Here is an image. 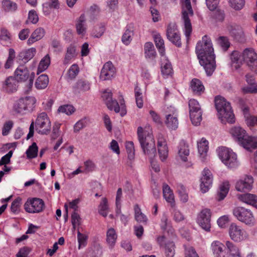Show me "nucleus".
<instances>
[{
  "label": "nucleus",
  "instance_id": "obj_1",
  "mask_svg": "<svg viewBox=\"0 0 257 257\" xmlns=\"http://www.w3.org/2000/svg\"><path fill=\"white\" fill-rule=\"evenodd\" d=\"M196 52L206 75L211 76L216 68L215 56L211 41L207 36H203L202 41L197 43Z\"/></svg>",
  "mask_w": 257,
  "mask_h": 257
},
{
  "label": "nucleus",
  "instance_id": "obj_2",
  "mask_svg": "<svg viewBox=\"0 0 257 257\" xmlns=\"http://www.w3.org/2000/svg\"><path fill=\"white\" fill-rule=\"evenodd\" d=\"M215 105L218 113V117L222 123H233L235 122L234 115L230 103L224 98L217 96L215 98Z\"/></svg>",
  "mask_w": 257,
  "mask_h": 257
},
{
  "label": "nucleus",
  "instance_id": "obj_3",
  "mask_svg": "<svg viewBox=\"0 0 257 257\" xmlns=\"http://www.w3.org/2000/svg\"><path fill=\"white\" fill-rule=\"evenodd\" d=\"M138 139L145 154L148 155L151 159L156 155L155 141L151 135L148 134L144 137L143 128L141 126L138 128Z\"/></svg>",
  "mask_w": 257,
  "mask_h": 257
},
{
  "label": "nucleus",
  "instance_id": "obj_4",
  "mask_svg": "<svg viewBox=\"0 0 257 257\" xmlns=\"http://www.w3.org/2000/svg\"><path fill=\"white\" fill-rule=\"evenodd\" d=\"M230 133L240 146L248 151L250 150L251 148H254L256 145L253 138L248 136L246 131L240 126L232 127Z\"/></svg>",
  "mask_w": 257,
  "mask_h": 257
},
{
  "label": "nucleus",
  "instance_id": "obj_5",
  "mask_svg": "<svg viewBox=\"0 0 257 257\" xmlns=\"http://www.w3.org/2000/svg\"><path fill=\"white\" fill-rule=\"evenodd\" d=\"M193 15L190 1L184 0L182 3V18L183 20L185 28V35L187 38H189L192 32V25L189 16Z\"/></svg>",
  "mask_w": 257,
  "mask_h": 257
},
{
  "label": "nucleus",
  "instance_id": "obj_6",
  "mask_svg": "<svg viewBox=\"0 0 257 257\" xmlns=\"http://www.w3.org/2000/svg\"><path fill=\"white\" fill-rule=\"evenodd\" d=\"M219 158L229 168H235L238 166L236 155L229 149L221 147L217 150Z\"/></svg>",
  "mask_w": 257,
  "mask_h": 257
},
{
  "label": "nucleus",
  "instance_id": "obj_7",
  "mask_svg": "<svg viewBox=\"0 0 257 257\" xmlns=\"http://www.w3.org/2000/svg\"><path fill=\"white\" fill-rule=\"evenodd\" d=\"M35 102L36 100L33 97L21 98L15 103L13 109L17 113L24 114L33 110Z\"/></svg>",
  "mask_w": 257,
  "mask_h": 257
},
{
  "label": "nucleus",
  "instance_id": "obj_8",
  "mask_svg": "<svg viewBox=\"0 0 257 257\" xmlns=\"http://www.w3.org/2000/svg\"><path fill=\"white\" fill-rule=\"evenodd\" d=\"M234 216L240 221L246 225L252 226L255 224V219L251 211L242 207H235L233 210Z\"/></svg>",
  "mask_w": 257,
  "mask_h": 257
},
{
  "label": "nucleus",
  "instance_id": "obj_9",
  "mask_svg": "<svg viewBox=\"0 0 257 257\" xmlns=\"http://www.w3.org/2000/svg\"><path fill=\"white\" fill-rule=\"evenodd\" d=\"M36 130L41 135H47L51 131V122L46 113L43 112L38 116L36 121Z\"/></svg>",
  "mask_w": 257,
  "mask_h": 257
},
{
  "label": "nucleus",
  "instance_id": "obj_10",
  "mask_svg": "<svg viewBox=\"0 0 257 257\" xmlns=\"http://www.w3.org/2000/svg\"><path fill=\"white\" fill-rule=\"evenodd\" d=\"M15 78L18 81H25L29 78L28 87L31 88L33 85V81L35 76L34 72L30 75L29 71L27 67L24 65L19 66L15 72Z\"/></svg>",
  "mask_w": 257,
  "mask_h": 257
},
{
  "label": "nucleus",
  "instance_id": "obj_11",
  "mask_svg": "<svg viewBox=\"0 0 257 257\" xmlns=\"http://www.w3.org/2000/svg\"><path fill=\"white\" fill-rule=\"evenodd\" d=\"M229 236L232 240L236 242H240L248 238L246 231L241 226L232 223L229 228Z\"/></svg>",
  "mask_w": 257,
  "mask_h": 257
},
{
  "label": "nucleus",
  "instance_id": "obj_12",
  "mask_svg": "<svg viewBox=\"0 0 257 257\" xmlns=\"http://www.w3.org/2000/svg\"><path fill=\"white\" fill-rule=\"evenodd\" d=\"M45 203L42 199L33 198L27 200L24 204V209L28 213H36L42 212Z\"/></svg>",
  "mask_w": 257,
  "mask_h": 257
},
{
  "label": "nucleus",
  "instance_id": "obj_13",
  "mask_svg": "<svg viewBox=\"0 0 257 257\" xmlns=\"http://www.w3.org/2000/svg\"><path fill=\"white\" fill-rule=\"evenodd\" d=\"M244 61L250 69L257 73V55L252 49H246L242 53Z\"/></svg>",
  "mask_w": 257,
  "mask_h": 257
},
{
  "label": "nucleus",
  "instance_id": "obj_14",
  "mask_svg": "<svg viewBox=\"0 0 257 257\" xmlns=\"http://www.w3.org/2000/svg\"><path fill=\"white\" fill-rule=\"evenodd\" d=\"M166 35L167 39L173 44L178 47H181L180 34L177 30V26L176 24L170 23L168 25Z\"/></svg>",
  "mask_w": 257,
  "mask_h": 257
},
{
  "label": "nucleus",
  "instance_id": "obj_15",
  "mask_svg": "<svg viewBox=\"0 0 257 257\" xmlns=\"http://www.w3.org/2000/svg\"><path fill=\"white\" fill-rule=\"evenodd\" d=\"M211 211L207 208L204 209L200 212L197 218V222L201 228L208 231L211 227Z\"/></svg>",
  "mask_w": 257,
  "mask_h": 257
},
{
  "label": "nucleus",
  "instance_id": "obj_16",
  "mask_svg": "<svg viewBox=\"0 0 257 257\" xmlns=\"http://www.w3.org/2000/svg\"><path fill=\"white\" fill-rule=\"evenodd\" d=\"M202 174V176L200 179V190L204 193L212 186L213 178L210 171L208 169H204Z\"/></svg>",
  "mask_w": 257,
  "mask_h": 257
},
{
  "label": "nucleus",
  "instance_id": "obj_17",
  "mask_svg": "<svg viewBox=\"0 0 257 257\" xmlns=\"http://www.w3.org/2000/svg\"><path fill=\"white\" fill-rule=\"evenodd\" d=\"M102 97L109 110H114L116 113L119 112L120 107L119 104L115 99H112V93L110 91H104Z\"/></svg>",
  "mask_w": 257,
  "mask_h": 257
},
{
  "label": "nucleus",
  "instance_id": "obj_18",
  "mask_svg": "<svg viewBox=\"0 0 257 257\" xmlns=\"http://www.w3.org/2000/svg\"><path fill=\"white\" fill-rule=\"evenodd\" d=\"M18 83L15 77H8L2 83V90L8 93H14L17 90Z\"/></svg>",
  "mask_w": 257,
  "mask_h": 257
},
{
  "label": "nucleus",
  "instance_id": "obj_19",
  "mask_svg": "<svg viewBox=\"0 0 257 257\" xmlns=\"http://www.w3.org/2000/svg\"><path fill=\"white\" fill-rule=\"evenodd\" d=\"M253 179L251 176H246L243 179H240L236 183L235 188L238 191L246 192L250 191L252 186Z\"/></svg>",
  "mask_w": 257,
  "mask_h": 257
},
{
  "label": "nucleus",
  "instance_id": "obj_20",
  "mask_svg": "<svg viewBox=\"0 0 257 257\" xmlns=\"http://www.w3.org/2000/svg\"><path fill=\"white\" fill-rule=\"evenodd\" d=\"M224 245L221 242L215 240L211 244V250L215 257H229L228 253H226Z\"/></svg>",
  "mask_w": 257,
  "mask_h": 257
},
{
  "label": "nucleus",
  "instance_id": "obj_21",
  "mask_svg": "<svg viewBox=\"0 0 257 257\" xmlns=\"http://www.w3.org/2000/svg\"><path fill=\"white\" fill-rule=\"evenodd\" d=\"M115 74V68L111 62L104 64L101 71L100 78L102 80L111 79Z\"/></svg>",
  "mask_w": 257,
  "mask_h": 257
},
{
  "label": "nucleus",
  "instance_id": "obj_22",
  "mask_svg": "<svg viewBox=\"0 0 257 257\" xmlns=\"http://www.w3.org/2000/svg\"><path fill=\"white\" fill-rule=\"evenodd\" d=\"M228 30L230 35L236 41L241 43L245 41L244 34L241 27L238 26H230Z\"/></svg>",
  "mask_w": 257,
  "mask_h": 257
},
{
  "label": "nucleus",
  "instance_id": "obj_23",
  "mask_svg": "<svg viewBox=\"0 0 257 257\" xmlns=\"http://www.w3.org/2000/svg\"><path fill=\"white\" fill-rule=\"evenodd\" d=\"M161 228L164 231H166L171 236L174 235V229L171 225V221L169 220L167 215L164 213L161 219Z\"/></svg>",
  "mask_w": 257,
  "mask_h": 257
},
{
  "label": "nucleus",
  "instance_id": "obj_24",
  "mask_svg": "<svg viewBox=\"0 0 257 257\" xmlns=\"http://www.w3.org/2000/svg\"><path fill=\"white\" fill-rule=\"evenodd\" d=\"M36 53V49L35 48H31L25 51L21 52L18 55V59L23 63H26L32 59Z\"/></svg>",
  "mask_w": 257,
  "mask_h": 257
},
{
  "label": "nucleus",
  "instance_id": "obj_25",
  "mask_svg": "<svg viewBox=\"0 0 257 257\" xmlns=\"http://www.w3.org/2000/svg\"><path fill=\"white\" fill-rule=\"evenodd\" d=\"M158 150L161 160H165L167 157L168 151L166 142L163 138L158 139Z\"/></svg>",
  "mask_w": 257,
  "mask_h": 257
},
{
  "label": "nucleus",
  "instance_id": "obj_26",
  "mask_svg": "<svg viewBox=\"0 0 257 257\" xmlns=\"http://www.w3.org/2000/svg\"><path fill=\"white\" fill-rule=\"evenodd\" d=\"M239 200L246 204L251 205L257 208V196L254 194L246 193L237 195Z\"/></svg>",
  "mask_w": 257,
  "mask_h": 257
},
{
  "label": "nucleus",
  "instance_id": "obj_27",
  "mask_svg": "<svg viewBox=\"0 0 257 257\" xmlns=\"http://www.w3.org/2000/svg\"><path fill=\"white\" fill-rule=\"evenodd\" d=\"M190 87L193 93L197 95H200L205 89L202 82L197 78H194L191 80Z\"/></svg>",
  "mask_w": 257,
  "mask_h": 257
},
{
  "label": "nucleus",
  "instance_id": "obj_28",
  "mask_svg": "<svg viewBox=\"0 0 257 257\" xmlns=\"http://www.w3.org/2000/svg\"><path fill=\"white\" fill-rule=\"evenodd\" d=\"M225 247L229 256L231 257H242L238 247L233 242L230 241H225Z\"/></svg>",
  "mask_w": 257,
  "mask_h": 257
},
{
  "label": "nucleus",
  "instance_id": "obj_29",
  "mask_svg": "<svg viewBox=\"0 0 257 257\" xmlns=\"http://www.w3.org/2000/svg\"><path fill=\"white\" fill-rule=\"evenodd\" d=\"M134 35V24L132 23L127 25L126 30L123 34L121 41L125 45H128L132 40V37Z\"/></svg>",
  "mask_w": 257,
  "mask_h": 257
},
{
  "label": "nucleus",
  "instance_id": "obj_30",
  "mask_svg": "<svg viewBox=\"0 0 257 257\" xmlns=\"http://www.w3.org/2000/svg\"><path fill=\"white\" fill-rule=\"evenodd\" d=\"M85 21V15L82 14L79 17L76 23V31L78 35L84 36L86 33V27Z\"/></svg>",
  "mask_w": 257,
  "mask_h": 257
},
{
  "label": "nucleus",
  "instance_id": "obj_31",
  "mask_svg": "<svg viewBox=\"0 0 257 257\" xmlns=\"http://www.w3.org/2000/svg\"><path fill=\"white\" fill-rule=\"evenodd\" d=\"M163 196L167 202L170 203L172 207L174 206V196L170 187L166 184L163 186Z\"/></svg>",
  "mask_w": 257,
  "mask_h": 257
},
{
  "label": "nucleus",
  "instance_id": "obj_32",
  "mask_svg": "<svg viewBox=\"0 0 257 257\" xmlns=\"http://www.w3.org/2000/svg\"><path fill=\"white\" fill-rule=\"evenodd\" d=\"M45 31L44 29L39 28L36 29L31 34L30 37L28 40V45H31L34 42L40 40L44 36Z\"/></svg>",
  "mask_w": 257,
  "mask_h": 257
},
{
  "label": "nucleus",
  "instance_id": "obj_33",
  "mask_svg": "<svg viewBox=\"0 0 257 257\" xmlns=\"http://www.w3.org/2000/svg\"><path fill=\"white\" fill-rule=\"evenodd\" d=\"M229 189V182L225 181L223 182L219 187V190L217 194L216 199L218 201H221L224 199L227 195Z\"/></svg>",
  "mask_w": 257,
  "mask_h": 257
},
{
  "label": "nucleus",
  "instance_id": "obj_34",
  "mask_svg": "<svg viewBox=\"0 0 257 257\" xmlns=\"http://www.w3.org/2000/svg\"><path fill=\"white\" fill-rule=\"evenodd\" d=\"M144 52L147 58L153 59L156 57V52L152 42H147L144 45Z\"/></svg>",
  "mask_w": 257,
  "mask_h": 257
},
{
  "label": "nucleus",
  "instance_id": "obj_35",
  "mask_svg": "<svg viewBox=\"0 0 257 257\" xmlns=\"http://www.w3.org/2000/svg\"><path fill=\"white\" fill-rule=\"evenodd\" d=\"M178 153L182 160L184 162L187 161V157L189 155V150L188 145L184 141L180 142Z\"/></svg>",
  "mask_w": 257,
  "mask_h": 257
},
{
  "label": "nucleus",
  "instance_id": "obj_36",
  "mask_svg": "<svg viewBox=\"0 0 257 257\" xmlns=\"http://www.w3.org/2000/svg\"><path fill=\"white\" fill-rule=\"evenodd\" d=\"M2 7L6 12H15L18 9L17 4L11 0H3L2 2Z\"/></svg>",
  "mask_w": 257,
  "mask_h": 257
},
{
  "label": "nucleus",
  "instance_id": "obj_37",
  "mask_svg": "<svg viewBox=\"0 0 257 257\" xmlns=\"http://www.w3.org/2000/svg\"><path fill=\"white\" fill-rule=\"evenodd\" d=\"M49 78L47 75L42 74L38 77L35 82V86L38 89H45L48 85Z\"/></svg>",
  "mask_w": 257,
  "mask_h": 257
},
{
  "label": "nucleus",
  "instance_id": "obj_38",
  "mask_svg": "<svg viewBox=\"0 0 257 257\" xmlns=\"http://www.w3.org/2000/svg\"><path fill=\"white\" fill-rule=\"evenodd\" d=\"M117 235L113 228H109L106 232V242L111 247H113L116 242Z\"/></svg>",
  "mask_w": 257,
  "mask_h": 257
},
{
  "label": "nucleus",
  "instance_id": "obj_39",
  "mask_svg": "<svg viewBox=\"0 0 257 257\" xmlns=\"http://www.w3.org/2000/svg\"><path fill=\"white\" fill-rule=\"evenodd\" d=\"M208 141L204 138H202L197 144L198 153L203 159H204L206 156L208 149Z\"/></svg>",
  "mask_w": 257,
  "mask_h": 257
},
{
  "label": "nucleus",
  "instance_id": "obj_40",
  "mask_svg": "<svg viewBox=\"0 0 257 257\" xmlns=\"http://www.w3.org/2000/svg\"><path fill=\"white\" fill-rule=\"evenodd\" d=\"M0 40L1 44L3 46H9L11 44V35L7 29H2L0 34Z\"/></svg>",
  "mask_w": 257,
  "mask_h": 257
},
{
  "label": "nucleus",
  "instance_id": "obj_41",
  "mask_svg": "<svg viewBox=\"0 0 257 257\" xmlns=\"http://www.w3.org/2000/svg\"><path fill=\"white\" fill-rule=\"evenodd\" d=\"M156 46L159 50L161 55L164 56L165 53L164 42L160 34H156L154 37Z\"/></svg>",
  "mask_w": 257,
  "mask_h": 257
},
{
  "label": "nucleus",
  "instance_id": "obj_42",
  "mask_svg": "<svg viewBox=\"0 0 257 257\" xmlns=\"http://www.w3.org/2000/svg\"><path fill=\"white\" fill-rule=\"evenodd\" d=\"M77 55L76 47L70 45L67 49L66 53L65 56L64 63L68 64L70 60L76 57Z\"/></svg>",
  "mask_w": 257,
  "mask_h": 257
},
{
  "label": "nucleus",
  "instance_id": "obj_43",
  "mask_svg": "<svg viewBox=\"0 0 257 257\" xmlns=\"http://www.w3.org/2000/svg\"><path fill=\"white\" fill-rule=\"evenodd\" d=\"M50 57L48 54H47L40 62L37 72V74H39V73L46 70L50 65Z\"/></svg>",
  "mask_w": 257,
  "mask_h": 257
},
{
  "label": "nucleus",
  "instance_id": "obj_44",
  "mask_svg": "<svg viewBox=\"0 0 257 257\" xmlns=\"http://www.w3.org/2000/svg\"><path fill=\"white\" fill-rule=\"evenodd\" d=\"M38 147L36 143L34 142L32 145L29 146L26 152L28 159H31L35 158L38 156Z\"/></svg>",
  "mask_w": 257,
  "mask_h": 257
},
{
  "label": "nucleus",
  "instance_id": "obj_45",
  "mask_svg": "<svg viewBox=\"0 0 257 257\" xmlns=\"http://www.w3.org/2000/svg\"><path fill=\"white\" fill-rule=\"evenodd\" d=\"M175 245L173 241H168L164 245L165 253L167 257H173L175 253Z\"/></svg>",
  "mask_w": 257,
  "mask_h": 257
},
{
  "label": "nucleus",
  "instance_id": "obj_46",
  "mask_svg": "<svg viewBox=\"0 0 257 257\" xmlns=\"http://www.w3.org/2000/svg\"><path fill=\"white\" fill-rule=\"evenodd\" d=\"M165 122L168 127L172 130H176L178 127V120L177 116H173L170 117L169 115H168Z\"/></svg>",
  "mask_w": 257,
  "mask_h": 257
},
{
  "label": "nucleus",
  "instance_id": "obj_47",
  "mask_svg": "<svg viewBox=\"0 0 257 257\" xmlns=\"http://www.w3.org/2000/svg\"><path fill=\"white\" fill-rule=\"evenodd\" d=\"M190 113V118L193 124L194 125H198L200 124L202 120V112L200 111H195L192 112Z\"/></svg>",
  "mask_w": 257,
  "mask_h": 257
},
{
  "label": "nucleus",
  "instance_id": "obj_48",
  "mask_svg": "<svg viewBox=\"0 0 257 257\" xmlns=\"http://www.w3.org/2000/svg\"><path fill=\"white\" fill-rule=\"evenodd\" d=\"M135 95L137 106L141 108L143 106V95L141 88L136 85L135 88Z\"/></svg>",
  "mask_w": 257,
  "mask_h": 257
},
{
  "label": "nucleus",
  "instance_id": "obj_49",
  "mask_svg": "<svg viewBox=\"0 0 257 257\" xmlns=\"http://www.w3.org/2000/svg\"><path fill=\"white\" fill-rule=\"evenodd\" d=\"M161 72L164 76H168L173 73V69L170 62L166 60L161 65Z\"/></svg>",
  "mask_w": 257,
  "mask_h": 257
},
{
  "label": "nucleus",
  "instance_id": "obj_50",
  "mask_svg": "<svg viewBox=\"0 0 257 257\" xmlns=\"http://www.w3.org/2000/svg\"><path fill=\"white\" fill-rule=\"evenodd\" d=\"M100 9L98 6L93 4L90 7L86 12V14L89 17L91 20H94L96 16L99 14Z\"/></svg>",
  "mask_w": 257,
  "mask_h": 257
},
{
  "label": "nucleus",
  "instance_id": "obj_51",
  "mask_svg": "<svg viewBox=\"0 0 257 257\" xmlns=\"http://www.w3.org/2000/svg\"><path fill=\"white\" fill-rule=\"evenodd\" d=\"M105 30V25L104 24H100L95 27L92 32V36L94 38H100L103 35Z\"/></svg>",
  "mask_w": 257,
  "mask_h": 257
},
{
  "label": "nucleus",
  "instance_id": "obj_52",
  "mask_svg": "<svg viewBox=\"0 0 257 257\" xmlns=\"http://www.w3.org/2000/svg\"><path fill=\"white\" fill-rule=\"evenodd\" d=\"M74 88L81 91H87L90 89V84L88 81L80 79L77 81Z\"/></svg>",
  "mask_w": 257,
  "mask_h": 257
},
{
  "label": "nucleus",
  "instance_id": "obj_53",
  "mask_svg": "<svg viewBox=\"0 0 257 257\" xmlns=\"http://www.w3.org/2000/svg\"><path fill=\"white\" fill-rule=\"evenodd\" d=\"M22 204V198L21 197H17L12 203L11 206V211L15 213L18 214L20 211V207Z\"/></svg>",
  "mask_w": 257,
  "mask_h": 257
},
{
  "label": "nucleus",
  "instance_id": "obj_54",
  "mask_svg": "<svg viewBox=\"0 0 257 257\" xmlns=\"http://www.w3.org/2000/svg\"><path fill=\"white\" fill-rule=\"evenodd\" d=\"M217 44L224 50L226 51L230 47V42L227 37L220 36L217 40Z\"/></svg>",
  "mask_w": 257,
  "mask_h": 257
},
{
  "label": "nucleus",
  "instance_id": "obj_55",
  "mask_svg": "<svg viewBox=\"0 0 257 257\" xmlns=\"http://www.w3.org/2000/svg\"><path fill=\"white\" fill-rule=\"evenodd\" d=\"M88 237L87 235L81 233L79 230L77 231V239L78 241V248L85 247L87 245V240Z\"/></svg>",
  "mask_w": 257,
  "mask_h": 257
},
{
  "label": "nucleus",
  "instance_id": "obj_56",
  "mask_svg": "<svg viewBox=\"0 0 257 257\" xmlns=\"http://www.w3.org/2000/svg\"><path fill=\"white\" fill-rule=\"evenodd\" d=\"M79 69L77 64H73L68 71L67 75L69 79H74L78 75Z\"/></svg>",
  "mask_w": 257,
  "mask_h": 257
},
{
  "label": "nucleus",
  "instance_id": "obj_57",
  "mask_svg": "<svg viewBox=\"0 0 257 257\" xmlns=\"http://www.w3.org/2000/svg\"><path fill=\"white\" fill-rule=\"evenodd\" d=\"M189 113L202 111L198 102L195 99H191L189 101Z\"/></svg>",
  "mask_w": 257,
  "mask_h": 257
},
{
  "label": "nucleus",
  "instance_id": "obj_58",
  "mask_svg": "<svg viewBox=\"0 0 257 257\" xmlns=\"http://www.w3.org/2000/svg\"><path fill=\"white\" fill-rule=\"evenodd\" d=\"M58 111L59 112L65 113L67 115H70L75 111L74 107L71 105H64L59 107Z\"/></svg>",
  "mask_w": 257,
  "mask_h": 257
},
{
  "label": "nucleus",
  "instance_id": "obj_59",
  "mask_svg": "<svg viewBox=\"0 0 257 257\" xmlns=\"http://www.w3.org/2000/svg\"><path fill=\"white\" fill-rule=\"evenodd\" d=\"M230 6L235 10H240L244 6L245 0H229Z\"/></svg>",
  "mask_w": 257,
  "mask_h": 257
},
{
  "label": "nucleus",
  "instance_id": "obj_60",
  "mask_svg": "<svg viewBox=\"0 0 257 257\" xmlns=\"http://www.w3.org/2000/svg\"><path fill=\"white\" fill-rule=\"evenodd\" d=\"M14 125V122L12 120H8L5 122L2 128V135L4 136H7Z\"/></svg>",
  "mask_w": 257,
  "mask_h": 257
},
{
  "label": "nucleus",
  "instance_id": "obj_61",
  "mask_svg": "<svg viewBox=\"0 0 257 257\" xmlns=\"http://www.w3.org/2000/svg\"><path fill=\"white\" fill-rule=\"evenodd\" d=\"M125 148L128 155V158L130 159H133L135 154V148L133 142L132 141L126 142Z\"/></svg>",
  "mask_w": 257,
  "mask_h": 257
},
{
  "label": "nucleus",
  "instance_id": "obj_62",
  "mask_svg": "<svg viewBox=\"0 0 257 257\" xmlns=\"http://www.w3.org/2000/svg\"><path fill=\"white\" fill-rule=\"evenodd\" d=\"M185 257H199L195 249L192 246H185Z\"/></svg>",
  "mask_w": 257,
  "mask_h": 257
},
{
  "label": "nucleus",
  "instance_id": "obj_63",
  "mask_svg": "<svg viewBox=\"0 0 257 257\" xmlns=\"http://www.w3.org/2000/svg\"><path fill=\"white\" fill-rule=\"evenodd\" d=\"M180 200L184 203L187 202L188 200V196L187 193L186 192V190L185 187L183 186H181L180 188L178 190Z\"/></svg>",
  "mask_w": 257,
  "mask_h": 257
},
{
  "label": "nucleus",
  "instance_id": "obj_64",
  "mask_svg": "<svg viewBox=\"0 0 257 257\" xmlns=\"http://www.w3.org/2000/svg\"><path fill=\"white\" fill-rule=\"evenodd\" d=\"M28 20L32 24H35L39 21L38 16L35 10H31L28 14Z\"/></svg>",
  "mask_w": 257,
  "mask_h": 257
}]
</instances>
